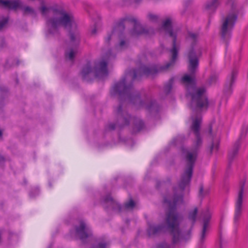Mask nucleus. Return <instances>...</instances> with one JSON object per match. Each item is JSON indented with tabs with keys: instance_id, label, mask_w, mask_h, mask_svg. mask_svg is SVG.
<instances>
[{
	"instance_id": "1a4fd4ad",
	"label": "nucleus",
	"mask_w": 248,
	"mask_h": 248,
	"mask_svg": "<svg viewBox=\"0 0 248 248\" xmlns=\"http://www.w3.org/2000/svg\"><path fill=\"white\" fill-rule=\"evenodd\" d=\"M0 4L5 8L10 9H16L20 8L23 10L24 14L34 15V11L32 8L29 6H22V3L20 0H0Z\"/></svg>"
},
{
	"instance_id": "4c0bfd02",
	"label": "nucleus",
	"mask_w": 248,
	"mask_h": 248,
	"mask_svg": "<svg viewBox=\"0 0 248 248\" xmlns=\"http://www.w3.org/2000/svg\"><path fill=\"white\" fill-rule=\"evenodd\" d=\"M2 135V131L1 130H0V138H1Z\"/></svg>"
},
{
	"instance_id": "b1692460",
	"label": "nucleus",
	"mask_w": 248,
	"mask_h": 248,
	"mask_svg": "<svg viewBox=\"0 0 248 248\" xmlns=\"http://www.w3.org/2000/svg\"><path fill=\"white\" fill-rule=\"evenodd\" d=\"M134 124H135V128L137 131L140 130L143 126V123L142 121H141L139 119H136L134 121Z\"/></svg>"
},
{
	"instance_id": "f03ea898",
	"label": "nucleus",
	"mask_w": 248,
	"mask_h": 248,
	"mask_svg": "<svg viewBox=\"0 0 248 248\" xmlns=\"http://www.w3.org/2000/svg\"><path fill=\"white\" fill-rule=\"evenodd\" d=\"M183 202L181 195H175L172 201L168 198H165L164 203L168 207V211L166 213L165 219V224L150 225L148 230L149 235H156L168 231L172 236L173 244H177L185 240V237L179 228L182 217L175 210L176 207Z\"/></svg>"
},
{
	"instance_id": "20e7f679",
	"label": "nucleus",
	"mask_w": 248,
	"mask_h": 248,
	"mask_svg": "<svg viewBox=\"0 0 248 248\" xmlns=\"http://www.w3.org/2000/svg\"><path fill=\"white\" fill-rule=\"evenodd\" d=\"M41 11L43 16L47 18L46 23L51 33H54L60 26L70 28L74 22L72 13L67 12L61 6L46 7L43 6Z\"/></svg>"
},
{
	"instance_id": "f704fd0d",
	"label": "nucleus",
	"mask_w": 248,
	"mask_h": 248,
	"mask_svg": "<svg viewBox=\"0 0 248 248\" xmlns=\"http://www.w3.org/2000/svg\"><path fill=\"white\" fill-rule=\"evenodd\" d=\"M96 29H95V28L93 29V30H92V33L93 34H95V33H96Z\"/></svg>"
},
{
	"instance_id": "7c9ffc66",
	"label": "nucleus",
	"mask_w": 248,
	"mask_h": 248,
	"mask_svg": "<svg viewBox=\"0 0 248 248\" xmlns=\"http://www.w3.org/2000/svg\"><path fill=\"white\" fill-rule=\"evenodd\" d=\"M157 248H170V245L166 243H162L159 244Z\"/></svg>"
},
{
	"instance_id": "f8f14e48",
	"label": "nucleus",
	"mask_w": 248,
	"mask_h": 248,
	"mask_svg": "<svg viewBox=\"0 0 248 248\" xmlns=\"http://www.w3.org/2000/svg\"><path fill=\"white\" fill-rule=\"evenodd\" d=\"M120 126L127 125L129 123L130 116L127 113L122 105H120L115 110Z\"/></svg>"
},
{
	"instance_id": "5701e85b",
	"label": "nucleus",
	"mask_w": 248,
	"mask_h": 248,
	"mask_svg": "<svg viewBox=\"0 0 248 248\" xmlns=\"http://www.w3.org/2000/svg\"><path fill=\"white\" fill-rule=\"evenodd\" d=\"M174 78H171L168 82L165 85L164 87V91L166 93H168L170 92L172 84L173 83Z\"/></svg>"
},
{
	"instance_id": "423d86ee",
	"label": "nucleus",
	"mask_w": 248,
	"mask_h": 248,
	"mask_svg": "<svg viewBox=\"0 0 248 248\" xmlns=\"http://www.w3.org/2000/svg\"><path fill=\"white\" fill-rule=\"evenodd\" d=\"M114 57V55L110 51H108L102 60L94 63L93 69L92 68L90 62H88L83 66L81 71L82 78L86 79L90 74H93L94 76L100 78L107 77L108 75V62Z\"/></svg>"
},
{
	"instance_id": "0eeeda50",
	"label": "nucleus",
	"mask_w": 248,
	"mask_h": 248,
	"mask_svg": "<svg viewBox=\"0 0 248 248\" xmlns=\"http://www.w3.org/2000/svg\"><path fill=\"white\" fill-rule=\"evenodd\" d=\"M135 93L132 85H126L125 78L116 83L111 91V94L112 95L118 94L121 99H124L130 102L133 101V98Z\"/></svg>"
},
{
	"instance_id": "2f4dec72",
	"label": "nucleus",
	"mask_w": 248,
	"mask_h": 248,
	"mask_svg": "<svg viewBox=\"0 0 248 248\" xmlns=\"http://www.w3.org/2000/svg\"><path fill=\"white\" fill-rule=\"evenodd\" d=\"M137 73H138V72L135 70L133 71L132 77H133V79H135L137 78Z\"/></svg>"
},
{
	"instance_id": "a878e982",
	"label": "nucleus",
	"mask_w": 248,
	"mask_h": 248,
	"mask_svg": "<svg viewBox=\"0 0 248 248\" xmlns=\"http://www.w3.org/2000/svg\"><path fill=\"white\" fill-rule=\"evenodd\" d=\"M148 19L149 21L155 22L158 20V17L157 16L152 13H149L147 15Z\"/></svg>"
},
{
	"instance_id": "6ab92c4d",
	"label": "nucleus",
	"mask_w": 248,
	"mask_h": 248,
	"mask_svg": "<svg viewBox=\"0 0 248 248\" xmlns=\"http://www.w3.org/2000/svg\"><path fill=\"white\" fill-rule=\"evenodd\" d=\"M237 75V72L233 71L232 73V75L229 80V83H226L225 88V91L228 92L229 93L231 92V87L234 83L236 77Z\"/></svg>"
},
{
	"instance_id": "473e14b6",
	"label": "nucleus",
	"mask_w": 248,
	"mask_h": 248,
	"mask_svg": "<svg viewBox=\"0 0 248 248\" xmlns=\"http://www.w3.org/2000/svg\"><path fill=\"white\" fill-rule=\"evenodd\" d=\"M203 187L202 186H200V191H199V196L202 197L203 196Z\"/></svg>"
},
{
	"instance_id": "e433bc0d",
	"label": "nucleus",
	"mask_w": 248,
	"mask_h": 248,
	"mask_svg": "<svg viewBox=\"0 0 248 248\" xmlns=\"http://www.w3.org/2000/svg\"><path fill=\"white\" fill-rule=\"evenodd\" d=\"M213 148H214V145H213V144H212L211 147V152H212V151L213 150Z\"/></svg>"
},
{
	"instance_id": "aec40b11",
	"label": "nucleus",
	"mask_w": 248,
	"mask_h": 248,
	"mask_svg": "<svg viewBox=\"0 0 248 248\" xmlns=\"http://www.w3.org/2000/svg\"><path fill=\"white\" fill-rule=\"evenodd\" d=\"M131 102L133 103L134 104L139 103V107H144L145 106V107L148 109H150L152 108V106L153 105V104H151V106H149L148 105H144L142 102L140 101L139 94L137 93H135V94L133 98V101Z\"/></svg>"
},
{
	"instance_id": "f3484780",
	"label": "nucleus",
	"mask_w": 248,
	"mask_h": 248,
	"mask_svg": "<svg viewBox=\"0 0 248 248\" xmlns=\"http://www.w3.org/2000/svg\"><path fill=\"white\" fill-rule=\"evenodd\" d=\"M124 30V22H120L117 24L114 27L110 34H108V36L105 39L106 44H109V42L111 38L115 37H120L122 32Z\"/></svg>"
},
{
	"instance_id": "c756f323",
	"label": "nucleus",
	"mask_w": 248,
	"mask_h": 248,
	"mask_svg": "<svg viewBox=\"0 0 248 248\" xmlns=\"http://www.w3.org/2000/svg\"><path fill=\"white\" fill-rule=\"evenodd\" d=\"M106 243H98L97 245L94 246L93 248H106Z\"/></svg>"
},
{
	"instance_id": "393cba45",
	"label": "nucleus",
	"mask_w": 248,
	"mask_h": 248,
	"mask_svg": "<svg viewBox=\"0 0 248 248\" xmlns=\"http://www.w3.org/2000/svg\"><path fill=\"white\" fill-rule=\"evenodd\" d=\"M198 34L197 33L189 32L188 34V39L191 42H194L198 38Z\"/></svg>"
},
{
	"instance_id": "a211bd4d",
	"label": "nucleus",
	"mask_w": 248,
	"mask_h": 248,
	"mask_svg": "<svg viewBox=\"0 0 248 248\" xmlns=\"http://www.w3.org/2000/svg\"><path fill=\"white\" fill-rule=\"evenodd\" d=\"M124 22L127 23L131 22L134 25V29L132 32L133 35H138L141 34L147 33V31L143 28V27L139 23L138 21L135 18H132L128 20H124Z\"/></svg>"
},
{
	"instance_id": "412c9836",
	"label": "nucleus",
	"mask_w": 248,
	"mask_h": 248,
	"mask_svg": "<svg viewBox=\"0 0 248 248\" xmlns=\"http://www.w3.org/2000/svg\"><path fill=\"white\" fill-rule=\"evenodd\" d=\"M219 0H211L207 2L206 8L208 10H214L219 5Z\"/></svg>"
},
{
	"instance_id": "6e6552de",
	"label": "nucleus",
	"mask_w": 248,
	"mask_h": 248,
	"mask_svg": "<svg viewBox=\"0 0 248 248\" xmlns=\"http://www.w3.org/2000/svg\"><path fill=\"white\" fill-rule=\"evenodd\" d=\"M237 19L236 14L233 12L229 14L223 20L221 34L222 38L227 41L231 36V32Z\"/></svg>"
},
{
	"instance_id": "ddd939ff",
	"label": "nucleus",
	"mask_w": 248,
	"mask_h": 248,
	"mask_svg": "<svg viewBox=\"0 0 248 248\" xmlns=\"http://www.w3.org/2000/svg\"><path fill=\"white\" fill-rule=\"evenodd\" d=\"M247 127L243 128L238 140L234 143L233 148L230 151L228 155L229 162L230 163L237 155L238 149L242 139L244 138L247 132Z\"/></svg>"
},
{
	"instance_id": "4468645a",
	"label": "nucleus",
	"mask_w": 248,
	"mask_h": 248,
	"mask_svg": "<svg viewBox=\"0 0 248 248\" xmlns=\"http://www.w3.org/2000/svg\"><path fill=\"white\" fill-rule=\"evenodd\" d=\"M76 230V234L82 241H84L86 238L92 235V232L90 229L87 226L83 221L80 222L79 227H77Z\"/></svg>"
},
{
	"instance_id": "7ed1b4c3",
	"label": "nucleus",
	"mask_w": 248,
	"mask_h": 248,
	"mask_svg": "<svg viewBox=\"0 0 248 248\" xmlns=\"http://www.w3.org/2000/svg\"><path fill=\"white\" fill-rule=\"evenodd\" d=\"M192 124L191 129L193 131L196 139L193 143L192 148L190 150H183V154L186 162V167L182 176L179 186L181 190L189 184L193 172V168L197 159L200 148L202 144V139L200 135V125L202 117L200 114H194L192 116Z\"/></svg>"
},
{
	"instance_id": "9b49d317",
	"label": "nucleus",
	"mask_w": 248,
	"mask_h": 248,
	"mask_svg": "<svg viewBox=\"0 0 248 248\" xmlns=\"http://www.w3.org/2000/svg\"><path fill=\"white\" fill-rule=\"evenodd\" d=\"M201 217L203 218V226L200 238V243L202 244L205 241L208 234L209 228V221L211 218V214L208 210L203 211L201 214Z\"/></svg>"
},
{
	"instance_id": "c85d7f7f",
	"label": "nucleus",
	"mask_w": 248,
	"mask_h": 248,
	"mask_svg": "<svg viewBox=\"0 0 248 248\" xmlns=\"http://www.w3.org/2000/svg\"><path fill=\"white\" fill-rule=\"evenodd\" d=\"M8 20V18L5 17L0 21V30H1L7 24Z\"/></svg>"
},
{
	"instance_id": "4be33fe9",
	"label": "nucleus",
	"mask_w": 248,
	"mask_h": 248,
	"mask_svg": "<svg viewBox=\"0 0 248 248\" xmlns=\"http://www.w3.org/2000/svg\"><path fill=\"white\" fill-rule=\"evenodd\" d=\"M198 213V208H195L193 210L189 212L188 214V219L193 224L196 221L197 215Z\"/></svg>"
},
{
	"instance_id": "bb28decb",
	"label": "nucleus",
	"mask_w": 248,
	"mask_h": 248,
	"mask_svg": "<svg viewBox=\"0 0 248 248\" xmlns=\"http://www.w3.org/2000/svg\"><path fill=\"white\" fill-rule=\"evenodd\" d=\"M217 80V77L216 75H212L208 80V83L212 85L216 83Z\"/></svg>"
},
{
	"instance_id": "c9c22d12",
	"label": "nucleus",
	"mask_w": 248,
	"mask_h": 248,
	"mask_svg": "<svg viewBox=\"0 0 248 248\" xmlns=\"http://www.w3.org/2000/svg\"><path fill=\"white\" fill-rule=\"evenodd\" d=\"M209 132L210 135L212 134V128H211V126H210V127H209Z\"/></svg>"
},
{
	"instance_id": "dca6fc26",
	"label": "nucleus",
	"mask_w": 248,
	"mask_h": 248,
	"mask_svg": "<svg viewBox=\"0 0 248 248\" xmlns=\"http://www.w3.org/2000/svg\"><path fill=\"white\" fill-rule=\"evenodd\" d=\"M70 37L71 44L74 46L66 51L65 57L69 60L72 61L78 52L77 46L79 43V41L75 38L74 34L72 33L70 34Z\"/></svg>"
},
{
	"instance_id": "72a5a7b5",
	"label": "nucleus",
	"mask_w": 248,
	"mask_h": 248,
	"mask_svg": "<svg viewBox=\"0 0 248 248\" xmlns=\"http://www.w3.org/2000/svg\"><path fill=\"white\" fill-rule=\"evenodd\" d=\"M115 126H116V125L115 124H110L109 125V129L110 130H113L115 129Z\"/></svg>"
},
{
	"instance_id": "39448f33",
	"label": "nucleus",
	"mask_w": 248,
	"mask_h": 248,
	"mask_svg": "<svg viewBox=\"0 0 248 248\" xmlns=\"http://www.w3.org/2000/svg\"><path fill=\"white\" fill-rule=\"evenodd\" d=\"M172 20L170 17H167L163 22L162 28L165 31L169 33L170 36L173 38L172 48L170 49L171 53V61L167 63L164 66H157L155 65L151 67L143 66L140 69L142 74L147 76H154L157 73L168 69L172 65L177 58L179 48L176 46V35L172 31Z\"/></svg>"
},
{
	"instance_id": "2eb2a0df",
	"label": "nucleus",
	"mask_w": 248,
	"mask_h": 248,
	"mask_svg": "<svg viewBox=\"0 0 248 248\" xmlns=\"http://www.w3.org/2000/svg\"><path fill=\"white\" fill-rule=\"evenodd\" d=\"M245 183L242 182L240 184V189L238 193V199L236 203L234 221H237L241 214L242 205L243 197V191Z\"/></svg>"
},
{
	"instance_id": "9d476101",
	"label": "nucleus",
	"mask_w": 248,
	"mask_h": 248,
	"mask_svg": "<svg viewBox=\"0 0 248 248\" xmlns=\"http://www.w3.org/2000/svg\"><path fill=\"white\" fill-rule=\"evenodd\" d=\"M104 202L108 204L112 209L118 212H121L123 210L133 209L135 206L134 202L132 200H130L125 203L123 207H122L110 195H108L104 198Z\"/></svg>"
},
{
	"instance_id": "cd10ccee",
	"label": "nucleus",
	"mask_w": 248,
	"mask_h": 248,
	"mask_svg": "<svg viewBox=\"0 0 248 248\" xmlns=\"http://www.w3.org/2000/svg\"><path fill=\"white\" fill-rule=\"evenodd\" d=\"M127 46V43L124 40H121L118 46V48L120 49H123L126 48Z\"/></svg>"
},
{
	"instance_id": "f257e3e1",
	"label": "nucleus",
	"mask_w": 248,
	"mask_h": 248,
	"mask_svg": "<svg viewBox=\"0 0 248 248\" xmlns=\"http://www.w3.org/2000/svg\"><path fill=\"white\" fill-rule=\"evenodd\" d=\"M201 55L200 48L192 46L188 53V69L190 75H185L182 78V82L187 88L191 97L190 107L193 111L200 112L207 109L208 101L206 95V89L204 86L196 88L195 86V73L199 65L198 57Z\"/></svg>"
}]
</instances>
